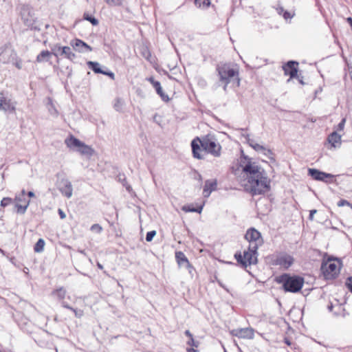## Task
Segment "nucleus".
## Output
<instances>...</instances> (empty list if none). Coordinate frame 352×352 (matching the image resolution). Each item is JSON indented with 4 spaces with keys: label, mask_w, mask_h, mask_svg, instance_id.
I'll list each match as a JSON object with an SVG mask.
<instances>
[{
    "label": "nucleus",
    "mask_w": 352,
    "mask_h": 352,
    "mask_svg": "<svg viewBox=\"0 0 352 352\" xmlns=\"http://www.w3.org/2000/svg\"><path fill=\"white\" fill-rule=\"evenodd\" d=\"M247 174V184L244 185L247 191L252 196L262 195L270 190V180L264 170L255 163L248 162L243 168Z\"/></svg>",
    "instance_id": "obj_1"
},
{
    "label": "nucleus",
    "mask_w": 352,
    "mask_h": 352,
    "mask_svg": "<svg viewBox=\"0 0 352 352\" xmlns=\"http://www.w3.org/2000/svg\"><path fill=\"white\" fill-rule=\"evenodd\" d=\"M277 283L282 285V288L285 292L298 293L303 287L305 280L298 275H291L290 274H283L276 277Z\"/></svg>",
    "instance_id": "obj_2"
},
{
    "label": "nucleus",
    "mask_w": 352,
    "mask_h": 352,
    "mask_svg": "<svg viewBox=\"0 0 352 352\" xmlns=\"http://www.w3.org/2000/svg\"><path fill=\"white\" fill-rule=\"evenodd\" d=\"M217 71L219 77V80L224 84L223 89L226 91L228 85L235 79L237 81V85H239V71L232 68L230 65H219L217 67Z\"/></svg>",
    "instance_id": "obj_3"
},
{
    "label": "nucleus",
    "mask_w": 352,
    "mask_h": 352,
    "mask_svg": "<svg viewBox=\"0 0 352 352\" xmlns=\"http://www.w3.org/2000/svg\"><path fill=\"white\" fill-rule=\"evenodd\" d=\"M200 142L201 148L207 153H210L214 157L221 155V146L213 137L205 136Z\"/></svg>",
    "instance_id": "obj_4"
},
{
    "label": "nucleus",
    "mask_w": 352,
    "mask_h": 352,
    "mask_svg": "<svg viewBox=\"0 0 352 352\" xmlns=\"http://www.w3.org/2000/svg\"><path fill=\"white\" fill-rule=\"evenodd\" d=\"M257 250L253 251L249 245L248 250H245L243 255L241 252H236L234 257L239 263L246 267L257 263Z\"/></svg>",
    "instance_id": "obj_5"
},
{
    "label": "nucleus",
    "mask_w": 352,
    "mask_h": 352,
    "mask_svg": "<svg viewBox=\"0 0 352 352\" xmlns=\"http://www.w3.org/2000/svg\"><path fill=\"white\" fill-rule=\"evenodd\" d=\"M245 238L249 242L250 249L253 251L257 250L259 245L263 243L261 233L254 228L247 230Z\"/></svg>",
    "instance_id": "obj_6"
},
{
    "label": "nucleus",
    "mask_w": 352,
    "mask_h": 352,
    "mask_svg": "<svg viewBox=\"0 0 352 352\" xmlns=\"http://www.w3.org/2000/svg\"><path fill=\"white\" fill-rule=\"evenodd\" d=\"M322 272L325 279H333L339 274L340 269L334 261L329 259L321 265Z\"/></svg>",
    "instance_id": "obj_7"
},
{
    "label": "nucleus",
    "mask_w": 352,
    "mask_h": 352,
    "mask_svg": "<svg viewBox=\"0 0 352 352\" xmlns=\"http://www.w3.org/2000/svg\"><path fill=\"white\" fill-rule=\"evenodd\" d=\"M52 53L56 57L64 56L70 60H73L76 58V54L72 52L70 47H62L60 45H54L51 47Z\"/></svg>",
    "instance_id": "obj_8"
},
{
    "label": "nucleus",
    "mask_w": 352,
    "mask_h": 352,
    "mask_svg": "<svg viewBox=\"0 0 352 352\" xmlns=\"http://www.w3.org/2000/svg\"><path fill=\"white\" fill-rule=\"evenodd\" d=\"M21 16L24 24L30 28H35V17L32 9L28 5H23L21 8Z\"/></svg>",
    "instance_id": "obj_9"
},
{
    "label": "nucleus",
    "mask_w": 352,
    "mask_h": 352,
    "mask_svg": "<svg viewBox=\"0 0 352 352\" xmlns=\"http://www.w3.org/2000/svg\"><path fill=\"white\" fill-rule=\"evenodd\" d=\"M26 192L23 189L20 194L15 196L14 200L16 201L15 207L16 208V212L19 214H25L28 206L30 205V201L26 197Z\"/></svg>",
    "instance_id": "obj_10"
},
{
    "label": "nucleus",
    "mask_w": 352,
    "mask_h": 352,
    "mask_svg": "<svg viewBox=\"0 0 352 352\" xmlns=\"http://www.w3.org/2000/svg\"><path fill=\"white\" fill-rule=\"evenodd\" d=\"M16 57V54L10 47L5 45L0 47V62L8 63L15 60Z\"/></svg>",
    "instance_id": "obj_11"
},
{
    "label": "nucleus",
    "mask_w": 352,
    "mask_h": 352,
    "mask_svg": "<svg viewBox=\"0 0 352 352\" xmlns=\"http://www.w3.org/2000/svg\"><path fill=\"white\" fill-rule=\"evenodd\" d=\"M57 186L63 195L67 198L72 196L73 188L72 183L66 178H63L57 182Z\"/></svg>",
    "instance_id": "obj_12"
},
{
    "label": "nucleus",
    "mask_w": 352,
    "mask_h": 352,
    "mask_svg": "<svg viewBox=\"0 0 352 352\" xmlns=\"http://www.w3.org/2000/svg\"><path fill=\"white\" fill-rule=\"evenodd\" d=\"M231 333L239 338L253 339L254 337V330L251 327L234 329Z\"/></svg>",
    "instance_id": "obj_13"
},
{
    "label": "nucleus",
    "mask_w": 352,
    "mask_h": 352,
    "mask_svg": "<svg viewBox=\"0 0 352 352\" xmlns=\"http://www.w3.org/2000/svg\"><path fill=\"white\" fill-rule=\"evenodd\" d=\"M293 257L287 254H283L277 256L274 261L276 265H280L285 269H288L293 264Z\"/></svg>",
    "instance_id": "obj_14"
},
{
    "label": "nucleus",
    "mask_w": 352,
    "mask_h": 352,
    "mask_svg": "<svg viewBox=\"0 0 352 352\" xmlns=\"http://www.w3.org/2000/svg\"><path fill=\"white\" fill-rule=\"evenodd\" d=\"M298 63L294 60L288 61L283 67L285 74L289 76L290 78H294L297 76L298 74Z\"/></svg>",
    "instance_id": "obj_15"
},
{
    "label": "nucleus",
    "mask_w": 352,
    "mask_h": 352,
    "mask_svg": "<svg viewBox=\"0 0 352 352\" xmlns=\"http://www.w3.org/2000/svg\"><path fill=\"white\" fill-rule=\"evenodd\" d=\"M200 142H201V139L199 138H196L191 142L192 155L195 158L199 160L204 158V155L201 153L204 151L201 146Z\"/></svg>",
    "instance_id": "obj_16"
},
{
    "label": "nucleus",
    "mask_w": 352,
    "mask_h": 352,
    "mask_svg": "<svg viewBox=\"0 0 352 352\" xmlns=\"http://www.w3.org/2000/svg\"><path fill=\"white\" fill-rule=\"evenodd\" d=\"M71 46L79 52H91L92 48L80 39L76 38L70 41Z\"/></svg>",
    "instance_id": "obj_17"
},
{
    "label": "nucleus",
    "mask_w": 352,
    "mask_h": 352,
    "mask_svg": "<svg viewBox=\"0 0 352 352\" xmlns=\"http://www.w3.org/2000/svg\"><path fill=\"white\" fill-rule=\"evenodd\" d=\"M308 173L314 179L318 181H325L327 178H332L333 177L331 174L326 173L315 168H309Z\"/></svg>",
    "instance_id": "obj_18"
},
{
    "label": "nucleus",
    "mask_w": 352,
    "mask_h": 352,
    "mask_svg": "<svg viewBox=\"0 0 352 352\" xmlns=\"http://www.w3.org/2000/svg\"><path fill=\"white\" fill-rule=\"evenodd\" d=\"M0 110L9 113L14 112L15 110V107L11 100L7 99L1 93H0Z\"/></svg>",
    "instance_id": "obj_19"
},
{
    "label": "nucleus",
    "mask_w": 352,
    "mask_h": 352,
    "mask_svg": "<svg viewBox=\"0 0 352 352\" xmlns=\"http://www.w3.org/2000/svg\"><path fill=\"white\" fill-rule=\"evenodd\" d=\"M248 144L256 151L262 153L264 155L268 157L269 158H270V156L272 155V153L270 149H267L265 146L256 143L254 140L249 138L248 140Z\"/></svg>",
    "instance_id": "obj_20"
},
{
    "label": "nucleus",
    "mask_w": 352,
    "mask_h": 352,
    "mask_svg": "<svg viewBox=\"0 0 352 352\" xmlns=\"http://www.w3.org/2000/svg\"><path fill=\"white\" fill-rule=\"evenodd\" d=\"M217 182L216 180H206L204 187L203 195L205 197H208L211 192L215 190Z\"/></svg>",
    "instance_id": "obj_21"
},
{
    "label": "nucleus",
    "mask_w": 352,
    "mask_h": 352,
    "mask_svg": "<svg viewBox=\"0 0 352 352\" xmlns=\"http://www.w3.org/2000/svg\"><path fill=\"white\" fill-rule=\"evenodd\" d=\"M65 143L67 147L73 149L76 148L77 150L80 148V146L82 145L83 142L77 139L76 138H75L74 136L70 135L65 140Z\"/></svg>",
    "instance_id": "obj_22"
},
{
    "label": "nucleus",
    "mask_w": 352,
    "mask_h": 352,
    "mask_svg": "<svg viewBox=\"0 0 352 352\" xmlns=\"http://www.w3.org/2000/svg\"><path fill=\"white\" fill-rule=\"evenodd\" d=\"M328 142L332 146L336 148L341 144V135L337 131H333L328 136Z\"/></svg>",
    "instance_id": "obj_23"
},
{
    "label": "nucleus",
    "mask_w": 352,
    "mask_h": 352,
    "mask_svg": "<svg viewBox=\"0 0 352 352\" xmlns=\"http://www.w3.org/2000/svg\"><path fill=\"white\" fill-rule=\"evenodd\" d=\"M76 151L79 152L81 155L87 156L88 157H91L95 153L93 148H91L89 145L85 144L84 142Z\"/></svg>",
    "instance_id": "obj_24"
},
{
    "label": "nucleus",
    "mask_w": 352,
    "mask_h": 352,
    "mask_svg": "<svg viewBox=\"0 0 352 352\" xmlns=\"http://www.w3.org/2000/svg\"><path fill=\"white\" fill-rule=\"evenodd\" d=\"M88 67L91 69L96 74H102L103 73V69L101 68V65L98 62L94 61H88L87 63Z\"/></svg>",
    "instance_id": "obj_25"
},
{
    "label": "nucleus",
    "mask_w": 352,
    "mask_h": 352,
    "mask_svg": "<svg viewBox=\"0 0 352 352\" xmlns=\"http://www.w3.org/2000/svg\"><path fill=\"white\" fill-rule=\"evenodd\" d=\"M175 257H176L177 261L179 265H182L184 264H186L188 267H189L190 265L187 257L185 256V254L182 252H176Z\"/></svg>",
    "instance_id": "obj_26"
},
{
    "label": "nucleus",
    "mask_w": 352,
    "mask_h": 352,
    "mask_svg": "<svg viewBox=\"0 0 352 352\" xmlns=\"http://www.w3.org/2000/svg\"><path fill=\"white\" fill-rule=\"evenodd\" d=\"M53 55L52 53V51L50 52L48 50H43L39 54H38L36 57V61L38 63L47 61L49 60V58Z\"/></svg>",
    "instance_id": "obj_27"
},
{
    "label": "nucleus",
    "mask_w": 352,
    "mask_h": 352,
    "mask_svg": "<svg viewBox=\"0 0 352 352\" xmlns=\"http://www.w3.org/2000/svg\"><path fill=\"white\" fill-rule=\"evenodd\" d=\"M154 88L163 101L168 102L169 100V97L163 91L160 82L155 83Z\"/></svg>",
    "instance_id": "obj_28"
},
{
    "label": "nucleus",
    "mask_w": 352,
    "mask_h": 352,
    "mask_svg": "<svg viewBox=\"0 0 352 352\" xmlns=\"http://www.w3.org/2000/svg\"><path fill=\"white\" fill-rule=\"evenodd\" d=\"M61 305L64 308L72 310L74 313L75 316L78 318H80L84 314V312L82 310L78 309H74V308L70 307L66 302H65L63 300L62 301Z\"/></svg>",
    "instance_id": "obj_29"
},
{
    "label": "nucleus",
    "mask_w": 352,
    "mask_h": 352,
    "mask_svg": "<svg viewBox=\"0 0 352 352\" xmlns=\"http://www.w3.org/2000/svg\"><path fill=\"white\" fill-rule=\"evenodd\" d=\"M45 244V241L43 239H39L37 241V242L36 243V244L34 245V252H38V253L42 252L44 250Z\"/></svg>",
    "instance_id": "obj_30"
},
{
    "label": "nucleus",
    "mask_w": 352,
    "mask_h": 352,
    "mask_svg": "<svg viewBox=\"0 0 352 352\" xmlns=\"http://www.w3.org/2000/svg\"><path fill=\"white\" fill-rule=\"evenodd\" d=\"M203 210V206H198L197 208L191 207L190 206H184L182 207V210L188 212H197L201 213Z\"/></svg>",
    "instance_id": "obj_31"
},
{
    "label": "nucleus",
    "mask_w": 352,
    "mask_h": 352,
    "mask_svg": "<svg viewBox=\"0 0 352 352\" xmlns=\"http://www.w3.org/2000/svg\"><path fill=\"white\" fill-rule=\"evenodd\" d=\"M210 3V0H195V6L199 8H208Z\"/></svg>",
    "instance_id": "obj_32"
},
{
    "label": "nucleus",
    "mask_w": 352,
    "mask_h": 352,
    "mask_svg": "<svg viewBox=\"0 0 352 352\" xmlns=\"http://www.w3.org/2000/svg\"><path fill=\"white\" fill-rule=\"evenodd\" d=\"M83 18L85 20L89 21L93 25H97L99 23L97 19L87 13H84Z\"/></svg>",
    "instance_id": "obj_33"
},
{
    "label": "nucleus",
    "mask_w": 352,
    "mask_h": 352,
    "mask_svg": "<svg viewBox=\"0 0 352 352\" xmlns=\"http://www.w3.org/2000/svg\"><path fill=\"white\" fill-rule=\"evenodd\" d=\"M54 294L57 296L59 300H63L66 296V290L60 287L54 292Z\"/></svg>",
    "instance_id": "obj_34"
},
{
    "label": "nucleus",
    "mask_w": 352,
    "mask_h": 352,
    "mask_svg": "<svg viewBox=\"0 0 352 352\" xmlns=\"http://www.w3.org/2000/svg\"><path fill=\"white\" fill-rule=\"evenodd\" d=\"M123 105L124 102L122 100L118 98L116 99L113 107L117 111H121L122 110Z\"/></svg>",
    "instance_id": "obj_35"
},
{
    "label": "nucleus",
    "mask_w": 352,
    "mask_h": 352,
    "mask_svg": "<svg viewBox=\"0 0 352 352\" xmlns=\"http://www.w3.org/2000/svg\"><path fill=\"white\" fill-rule=\"evenodd\" d=\"M12 202H13V199L12 198L4 197L1 201L0 206L3 208H5V207L9 206L10 204H11Z\"/></svg>",
    "instance_id": "obj_36"
},
{
    "label": "nucleus",
    "mask_w": 352,
    "mask_h": 352,
    "mask_svg": "<svg viewBox=\"0 0 352 352\" xmlns=\"http://www.w3.org/2000/svg\"><path fill=\"white\" fill-rule=\"evenodd\" d=\"M155 235H156L155 230H152V231L148 232L146 235V241H148V242L151 241Z\"/></svg>",
    "instance_id": "obj_37"
},
{
    "label": "nucleus",
    "mask_w": 352,
    "mask_h": 352,
    "mask_svg": "<svg viewBox=\"0 0 352 352\" xmlns=\"http://www.w3.org/2000/svg\"><path fill=\"white\" fill-rule=\"evenodd\" d=\"M90 229L92 232L97 233H100L102 230V228L98 223L92 225Z\"/></svg>",
    "instance_id": "obj_38"
},
{
    "label": "nucleus",
    "mask_w": 352,
    "mask_h": 352,
    "mask_svg": "<svg viewBox=\"0 0 352 352\" xmlns=\"http://www.w3.org/2000/svg\"><path fill=\"white\" fill-rule=\"evenodd\" d=\"M295 15V13L294 12H290L289 11H287L285 10L283 14V18L285 19V20H287V19H292Z\"/></svg>",
    "instance_id": "obj_39"
},
{
    "label": "nucleus",
    "mask_w": 352,
    "mask_h": 352,
    "mask_svg": "<svg viewBox=\"0 0 352 352\" xmlns=\"http://www.w3.org/2000/svg\"><path fill=\"white\" fill-rule=\"evenodd\" d=\"M346 122V118H342L340 122L336 126V131H341L344 129Z\"/></svg>",
    "instance_id": "obj_40"
},
{
    "label": "nucleus",
    "mask_w": 352,
    "mask_h": 352,
    "mask_svg": "<svg viewBox=\"0 0 352 352\" xmlns=\"http://www.w3.org/2000/svg\"><path fill=\"white\" fill-rule=\"evenodd\" d=\"M346 286L348 289L352 293V276L347 278L346 281Z\"/></svg>",
    "instance_id": "obj_41"
},
{
    "label": "nucleus",
    "mask_w": 352,
    "mask_h": 352,
    "mask_svg": "<svg viewBox=\"0 0 352 352\" xmlns=\"http://www.w3.org/2000/svg\"><path fill=\"white\" fill-rule=\"evenodd\" d=\"M111 6H119L122 3V0H105Z\"/></svg>",
    "instance_id": "obj_42"
},
{
    "label": "nucleus",
    "mask_w": 352,
    "mask_h": 352,
    "mask_svg": "<svg viewBox=\"0 0 352 352\" xmlns=\"http://www.w3.org/2000/svg\"><path fill=\"white\" fill-rule=\"evenodd\" d=\"M337 206H339V207H342V206H351V203L349 202L347 200L340 199L338 202Z\"/></svg>",
    "instance_id": "obj_43"
},
{
    "label": "nucleus",
    "mask_w": 352,
    "mask_h": 352,
    "mask_svg": "<svg viewBox=\"0 0 352 352\" xmlns=\"http://www.w3.org/2000/svg\"><path fill=\"white\" fill-rule=\"evenodd\" d=\"M102 74L104 75H106V76H108L109 77H110L112 80H114L115 79V74L114 73H113L111 71H103V73Z\"/></svg>",
    "instance_id": "obj_44"
},
{
    "label": "nucleus",
    "mask_w": 352,
    "mask_h": 352,
    "mask_svg": "<svg viewBox=\"0 0 352 352\" xmlns=\"http://www.w3.org/2000/svg\"><path fill=\"white\" fill-rule=\"evenodd\" d=\"M187 344L190 346H195V347H197L198 346V342H195L193 339V338H191L188 342H187Z\"/></svg>",
    "instance_id": "obj_45"
},
{
    "label": "nucleus",
    "mask_w": 352,
    "mask_h": 352,
    "mask_svg": "<svg viewBox=\"0 0 352 352\" xmlns=\"http://www.w3.org/2000/svg\"><path fill=\"white\" fill-rule=\"evenodd\" d=\"M276 12L277 13L279 14V15H283L284 12L285 11L283 8V7H282L281 6H278L276 8Z\"/></svg>",
    "instance_id": "obj_46"
},
{
    "label": "nucleus",
    "mask_w": 352,
    "mask_h": 352,
    "mask_svg": "<svg viewBox=\"0 0 352 352\" xmlns=\"http://www.w3.org/2000/svg\"><path fill=\"white\" fill-rule=\"evenodd\" d=\"M148 82H151V84H152V85L153 86V87H155V83H159L160 82L159 81H156L155 80L154 78L153 77H149L146 79Z\"/></svg>",
    "instance_id": "obj_47"
},
{
    "label": "nucleus",
    "mask_w": 352,
    "mask_h": 352,
    "mask_svg": "<svg viewBox=\"0 0 352 352\" xmlns=\"http://www.w3.org/2000/svg\"><path fill=\"white\" fill-rule=\"evenodd\" d=\"M58 212L61 219H64L66 217L65 213L61 209H58Z\"/></svg>",
    "instance_id": "obj_48"
},
{
    "label": "nucleus",
    "mask_w": 352,
    "mask_h": 352,
    "mask_svg": "<svg viewBox=\"0 0 352 352\" xmlns=\"http://www.w3.org/2000/svg\"><path fill=\"white\" fill-rule=\"evenodd\" d=\"M317 212V210H310V213H309V219L310 220H313L314 219V214H316Z\"/></svg>",
    "instance_id": "obj_49"
},
{
    "label": "nucleus",
    "mask_w": 352,
    "mask_h": 352,
    "mask_svg": "<svg viewBox=\"0 0 352 352\" xmlns=\"http://www.w3.org/2000/svg\"><path fill=\"white\" fill-rule=\"evenodd\" d=\"M14 65L16 66V67H17L18 69H21L22 68V62L21 60H19V61H16L14 63Z\"/></svg>",
    "instance_id": "obj_50"
},
{
    "label": "nucleus",
    "mask_w": 352,
    "mask_h": 352,
    "mask_svg": "<svg viewBox=\"0 0 352 352\" xmlns=\"http://www.w3.org/2000/svg\"><path fill=\"white\" fill-rule=\"evenodd\" d=\"M298 80V82L301 84V85H305V82L303 81V77L302 76H298L297 74V76H296Z\"/></svg>",
    "instance_id": "obj_51"
},
{
    "label": "nucleus",
    "mask_w": 352,
    "mask_h": 352,
    "mask_svg": "<svg viewBox=\"0 0 352 352\" xmlns=\"http://www.w3.org/2000/svg\"><path fill=\"white\" fill-rule=\"evenodd\" d=\"M185 334H186V336H187L188 337H189V338H190V339L191 338H193V337H192V333L190 332V331H189V330H186V331H185Z\"/></svg>",
    "instance_id": "obj_52"
},
{
    "label": "nucleus",
    "mask_w": 352,
    "mask_h": 352,
    "mask_svg": "<svg viewBox=\"0 0 352 352\" xmlns=\"http://www.w3.org/2000/svg\"><path fill=\"white\" fill-rule=\"evenodd\" d=\"M28 196L29 197H30V198H31V197H34L35 196V195H34V192H32V191H29V192H28Z\"/></svg>",
    "instance_id": "obj_53"
},
{
    "label": "nucleus",
    "mask_w": 352,
    "mask_h": 352,
    "mask_svg": "<svg viewBox=\"0 0 352 352\" xmlns=\"http://www.w3.org/2000/svg\"><path fill=\"white\" fill-rule=\"evenodd\" d=\"M284 342L288 346H290L292 344L291 341L288 338H285Z\"/></svg>",
    "instance_id": "obj_54"
},
{
    "label": "nucleus",
    "mask_w": 352,
    "mask_h": 352,
    "mask_svg": "<svg viewBox=\"0 0 352 352\" xmlns=\"http://www.w3.org/2000/svg\"><path fill=\"white\" fill-rule=\"evenodd\" d=\"M333 305L332 303H330L328 306H327V309L329 311H332L333 310Z\"/></svg>",
    "instance_id": "obj_55"
},
{
    "label": "nucleus",
    "mask_w": 352,
    "mask_h": 352,
    "mask_svg": "<svg viewBox=\"0 0 352 352\" xmlns=\"http://www.w3.org/2000/svg\"><path fill=\"white\" fill-rule=\"evenodd\" d=\"M51 112V114L52 115H57L58 112L56 109L53 108V110H50Z\"/></svg>",
    "instance_id": "obj_56"
},
{
    "label": "nucleus",
    "mask_w": 352,
    "mask_h": 352,
    "mask_svg": "<svg viewBox=\"0 0 352 352\" xmlns=\"http://www.w3.org/2000/svg\"><path fill=\"white\" fill-rule=\"evenodd\" d=\"M187 352H197V351L194 349L193 348H188L186 349Z\"/></svg>",
    "instance_id": "obj_57"
},
{
    "label": "nucleus",
    "mask_w": 352,
    "mask_h": 352,
    "mask_svg": "<svg viewBox=\"0 0 352 352\" xmlns=\"http://www.w3.org/2000/svg\"><path fill=\"white\" fill-rule=\"evenodd\" d=\"M97 266L99 269L100 270H102L103 269V266L102 264H100L99 262L97 263Z\"/></svg>",
    "instance_id": "obj_58"
},
{
    "label": "nucleus",
    "mask_w": 352,
    "mask_h": 352,
    "mask_svg": "<svg viewBox=\"0 0 352 352\" xmlns=\"http://www.w3.org/2000/svg\"><path fill=\"white\" fill-rule=\"evenodd\" d=\"M123 185H124V186H126V190H127L128 191H130V190H131V186H126L125 184H123Z\"/></svg>",
    "instance_id": "obj_59"
},
{
    "label": "nucleus",
    "mask_w": 352,
    "mask_h": 352,
    "mask_svg": "<svg viewBox=\"0 0 352 352\" xmlns=\"http://www.w3.org/2000/svg\"><path fill=\"white\" fill-rule=\"evenodd\" d=\"M197 179L199 181L202 180V177L199 173H197Z\"/></svg>",
    "instance_id": "obj_60"
},
{
    "label": "nucleus",
    "mask_w": 352,
    "mask_h": 352,
    "mask_svg": "<svg viewBox=\"0 0 352 352\" xmlns=\"http://www.w3.org/2000/svg\"><path fill=\"white\" fill-rule=\"evenodd\" d=\"M219 283L220 286L223 287L220 282H219Z\"/></svg>",
    "instance_id": "obj_61"
},
{
    "label": "nucleus",
    "mask_w": 352,
    "mask_h": 352,
    "mask_svg": "<svg viewBox=\"0 0 352 352\" xmlns=\"http://www.w3.org/2000/svg\"><path fill=\"white\" fill-rule=\"evenodd\" d=\"M352 208V204H351V206H349Z\"/></svg>",
    "instance_id": "obj_62"
}]
</instances>
